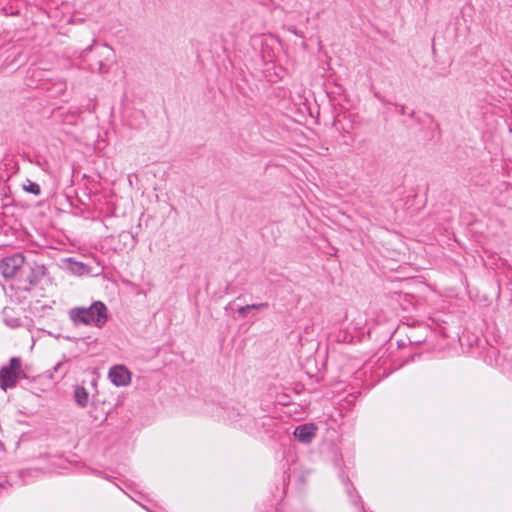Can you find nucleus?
<instances>
[{"label": "nucleus", "instance_id": "nucleus-1", "mask_svg": "<svg viewBox=\"0 0 512 512\" xmlns=\"http://www.w3.org/2000/svg\"><path fill=\"white\" fill-rule=\"evenodd\" d=\"M74 325H87L102 328L107 320V307L101 301L93 302L89 307H74L68 312Z\"/></svg>", "mask_w": 512, "mask_h": 512}, {"label": "nucleus", "instance_id": "nucleus-2", "mask_svg": "<svg viewBox=\"0 0 512 512\" xmlns=\"http://www.w3.org/2000/svg\"><path fill=\"white\" fill-rule=\"evenodd\" d=\"M95 43L96 40L94 39L91 45L82 50L79 58L81 59L82 63L87 64V69L89 71L93 73L97 72L99 74H106L110 70V67L107 64V62L113 56V49L107 44H102L99 48H96L95 50L96 59L94 61H91L88 58V56L92 52Z\"/></svg>", "mask_w": 512, "mask_h": 512}, {"label": "nucleus", "instance_id": "nucleus-3", "mask_svg": "<svg viewBox=\"0 0 512 512\" xmlns=\"http://www.w3.org/2000/svg\"><path fill=\"white\" fill-rule=\"evenodd\" d=\"M22 374L21 359L19 357L11 358L9 364L0 369V388L3 391L14 388Z\"/></svg>", "mask_w": 512, "mask_h": 512}, {"label": "nucleus", "instance_id": "nucleus-4", "mask_svg": "<svg viewBox=\"0 0 512 512\" xmlns=\"http://www.w3.org/2000/svg\"><path fill=\"white\" fill-rule=\"evenodd\" d=\"M24 263L25 257L22 253L7 256L0 262V272L4 278L11 279L16 275Z\"/></svg>", "mask_w": 512, "mask_h": 512}, {"label": "nucleus", "instance_id": "nucleus-5", "mask_svg": "<svg viewBox=\"0 0 512 512\" xmlns=\"http://www.w3.org/2000/svg\"><path fill=\"white\" fill-rule=\"evenodd\" d=\"M109 378L116 386H126L131 381L129 370L123 365H116L109 370Z\"/></svg>", "mask_w": 512, "mask_h": 512}, {"label": "nucleus", "instance_id": "nucleus-6", "mask_svg": "<svg viewBox=\"0 0 512 512\" xmlns=\"http://www.w3.org/2000/svg\"><path fill=\"white\" fill-rule=\"evenodd\" d=\"M317 427L314 424H302L295 428V438L304 444H309L316 436Z\"/></svg>", "mask_w": 512, "mask_h": 512}, {"label": "nucleus", "instance_id": "nucleus-7", "mask_svg": "<svg viewBox=\"0 0 512 512\" xmlns=\"http://www.w3.org/2000/svg\"><path fill=\"white\" fill-rule=\"evenodd\" d=\"M46 274V267L43 264L34 262L29 264V273L26 276V281L29 285H37Z\"/></svg>", "mask_w": 512, "mask_h": 512}, {"label": "nucleus", "instance_id": "nucleus-8", "mask_svg": "<svg viewBox=\"0 0 512 512\" xmlns=\"http://www.w3.org/2000/svg\"><path fill=\"white\" fill-rule=\"evenodd\" d=\"M74 399L77 405L84 408L88 404L89 393L83 386H76L74 390Z\"/></svg>", "mask_w": 512, "mask_h": 512}, {"label": "nucleus", "instance_id": "nucleus-9", "mask_svg": "<svg viewBox=\"0 0 512 512\" xmlns=\"http://www.w3.org/2000/svg\"><path fill=\"white\" fill-rule=\"evenodd\" d=\"M268 307H269V304L267 302H262V303H258V304H249L246 306H241L238 308L237 311H238L239 316L244 318L248 311H251V310L258 311V310H262V309H267Z\"/></svg>", "mask_w": 512, "mask_h": 512}, {"label": "nucleus", "instance_id": "nucleus-10", "mask_svg": "<svg viewBox=\"0 0 512 512\" xmlns=\"http://www.w3.org/2000/svg\"><path fill=\"white\" fill-rule=\"evenodd\" d=\"M23 187H24L25 191L32 193L36 196L40 195V193H41V188H40L39 184L32 182L30 180H28L27 184H25Z\"/></svg>", "mask_w": 512, "mask_h": 512}, {"label": "nucleus", "instance_id": "nucleus-11", "mask_svg": "<svg viewBox=\"0 0 512 512\" xmlns=\"http://www.w3.org/2000/svg\"><path fill=\"white\" fill-rule=\"evenodd\" d=\"M400 113L403 115L406 114L405 106H401Z\"/></svg>", "mask_w": 512, "mask_h": 512}]
</instances>
